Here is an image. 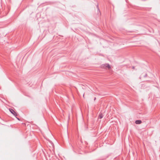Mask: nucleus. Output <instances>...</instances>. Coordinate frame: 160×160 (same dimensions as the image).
<instances>
[{"instance_id": "obj_1", "label": "nucleus", "mask_w": 160, "mask_h": 160, "mask_svg": "<svg viewBox=\"0 0 160 160\" xmlns=\"http://www.w3.org/2000/svg\"><path fill=\"white\" fill-rule=\"evenodd\" d=\"M10 112L12 113L14 116L16 117V116H17V114L12 109L10 108L9 109Z\"/></svg>"}, {"instance_id": "obj_2", "label": "nucleus", "mask_w": 160, "mask_h": 160, "mask_svg": "<svg viewBox=\"0 0 160 160\" xmlns=\"http://www.w3.org/2000/svg\"><path fill=\"white\" fill-rule=\"evenodd\" d=\"M106 68H107L108 69H110L111 67L109 64H106L103 65Z\"/></svg>"}, {"instance_id": "obj_3", "label": "nucleus", "mask_w": 160, "mask_h": 160, "mask_svg": "<svg viewBox=\"0 0 160 160\" xmlns=\"http://www.w3.org/2000/svg\"><path fill=\"white\" fill-rule=\"evenodd\" d=\"M135 123L136 124H140L142 123V121L141 120H137L135 121Z\"/></svg>"}, {"instance_id": "obj_4", "label": "nucleus", "mask_w": 160, "mask_h": 160, "mask_svg": "<svg viewBox=\"0 0 160 160\" xmlns=\"http://www.w3.org/2000/svg\"><path fill=\"white\" fill-rule=\"evenodd\" d=\"M103 117V115L102 113H100L98 116V118L101 119Z\"/></svg>"}, {"instance_id": "obj_5", "label": "nucleus", "mask_w": 160, "mask_h": 160, "mask_svg": "<svg viewBox=\"0 0 160 160\" xmlns=\"http://www.w3.org/2000/svg\"><path fill=\"white\" fill-rule=\"evenodd\" d=\"M147 74L146 73H145V75H143V74H142V75H141V77H140V78H141L142 77H143V78H145L147 77Z\"/></svg>"}, {"instance_id": "obj_6", "label": "nucleus", "mask_w": 160, "mask_h": 160, "mask_svg": "<svg viewBox=\"0 0 160 160\" xmlns=\"http://www.w3.org/2000/svg\"><path fill=\"white\" fill-rule=\"evenodd\" d=\"M134 68H135V67H134V66H133V67H132V68L133 69H134Z\"/></svg>"}, {"instance_id": "obj_7", "label": "nucleus", "mask_w": 160, "mask_h": 160, "mask_svg": "<svg viewBox=\"0 0 160 160\" xmlns=\"http://www.w3.org/2000/svg\"><path fill=\"white\" fill-rule=\"evenodd\" d=\"M16 118H17L18 120H20V119H19L18 118H17V117H16Z\"/></svg>"}, {"instance_id": "obj_8", "label": "nucleus", "mask_w": 160, "mask_h": 160, "mask_svg": "<svg viewBox=\"0 0 160 160\" xmlns=\"http://www.w3.org/2000/svg\"><path fill=\"white\" fill-rule=\"evenodd\" d=\"M97 7L98 8V9L99 10V9L98 8V5L97 6Z\"/></svg>"}, {"instance_id": "obj_9", "label": "nucleus", "mask_w": 160, "mask_h": 160, "mask_svg": "<svg viewBox=\"0 0 160 160\" xmlns=\"http://www.w3.org/2000/svg\"><path fill=\"white\" fill-rule=\"evenodd\" d=\"M95 99H96V98H95L94 100H95Z\"/></svg>"}, {"instance_id": "obj_10", "label": "nucleus", "mask_w": 160, "mask_h": 160, "mask_svg": "<svg viewBox=\"0 0 160 160\" xmlns=\"http://www.w3.org/2000/svg\"><path fill=\"white\" fill-rule=\"evenodd\" d=\"M83 97H84V94L83 95Z\"/></svg>"}]
</instances>
